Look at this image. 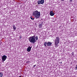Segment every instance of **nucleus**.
<instances>
[{"mask_svg": "<svg viewBox=\"0 0 77 77\" xmlns=\"http://www.w3.org/2000/svg\"><path fill=\"white\" fill-rule=\"evenodd\" d=\"M19 77H21V76H19Z\"/></svg>", "mask_w": 77, "mask_h": 77, "instance_id": "6ab92c4d", "label": "nucleus"}, {"mask_svg": "<svg viewBox=\"0 0 77 77\" xmlns=\"http://www.w3.org/2000/svg\"><path fill=\"white\" fill-rule=\"evenodd\" d=\"M47 44V42H46L44 43V45L45 46V47H47V45H46Z\"/></svg>", "mask_w": 77, "mask_h": 77, "instance_id": "9d476101", "label": "nucleus"}, {"mask_svg": "<svg viewBox=\"0 0 77 77\" xmlns=\"http://www.w3.org/2000/svg\"><path fill=\"white\" fill-rule=\"evenodd\" d=\"M3 76V73L2 72L0 73V77H2Z\"/></svg>", "mask_w": 77, "mask_h": 77, "instance_id": "9b49d317", "label": "nucleus"}, {"mask_svg": "<svg viewBox=\"0 0 77 77\" xmlns=\"http://www.w3.org/2000/svg\"><path fill=\"white\" fill-rule=\"evenodd\" d=\"M55 13L53 12V11H52L50 12V15L51 16H54V15Z\"/></svg>", "mask_w": 77, "mask_h": 77, "instance_id": "423d86ee", "label": "nucleus"}, {"mask_svg": "<svg viewBox=\"0 0 77 77\" xmlns=\"http://www.w3.org/2000/svg\"><path fill=\"white\" fill-rule=\"evenodd\" d=\"M13 27L14 30H15L16 29V27H15V26L13 25Z\"/></svg>", "mask_w": 77, "mask_h": 77, "instance_id": "f8f14e48", "label": "nucleus"}, {"mask_svg": "<svg viewBox=\"0 0 77 77\" xmlns=\"http://www.w3.org/2000/svg\"><path fill=\"white\" fill-rule=\"evenodd\" d=\"M30 18H31V20H34V18H33L32 17H30Z\"/></svg>", "mask_w": 77, "mask_h": 77, "instance_id": "ddd939ff", "label": "nucleus"}, {"mask_svg": "<svg viewBox=\"0 0 77 77\" xmlns=\"http://www.w3.org/2000/svg\"><path fill=\"white\" fill-rule=\"evenodd\" d=\"M6 59H7V56L5 55H3L2 57V60L3 62L5 61Z\"/></svg>", "mask_w": 77, "mask_h": 77, "instance_id": "39448f33", "label": "nucleus"}, {"mask_svg": "<svg viewBox=\"0 0 77 77\" xmlns=\"http://www.w3.org/2000/svg\"><path fill=\"white\" fill-rule=\"evenodd\" d=\"M60 63H61V64H62V62H60Z\"/></svg>", "mask_w": 77, "mask_h": 77, "instance_id": "f3484780", "label": "nucleus"}, {"mask_svg": "<svg viewBox=\"0 0 77 77\" xmlns=\"http://www.w3.org/2000/svg\"><path fill=\"white\" fill-rule=\"evenodd\" d=\"M21 37H22L21 36H20V39H21Z\"/></svg>", "mask_w": 77, "mask_h": 77, "instance_id": "2eb2a0df", "label": "nucleus"}, {"mask_svg": "<svg viewBox=\"0 0 77 77\" xmlns=\"http://www.w3.org/2000/svg\"><path fill=\"white\" fill-rule=\"evenodd\" d=\"M31 49H32V47H30V46H29L28 48H27V51H28V52H30V51H31Z\"/></svg>", "mask_w": 77, "mask_h": 77, "instance_id": "0eeeda50", "label": "nucleus"}, {"mask_svg": "<svg viewBox=\"0 0 77 77\" xmlns=\"http://www.w3.org/2000/svg\"><path fill=\"white\" fill-rule=\"evenodd\" d=\"M44 3V0H41V1L39 0L37 2V3L38 5H40V4H41L42 5L43 3Z\"/></svg>", "mask_w": 77, "mask_h": 77, "instance_id": "20e7f679", "label": "nucleus"}, {"mask_svg": "<svg viewBox=\"0 0 77 77\" xmlns=\"http://www.w3.org/2000/svg\"><path fill=\"white\" fill-rule=\"evenodd\" d=\"M72 0H70V2H72Z\"/></svg>", "mask_w": 77, "mask_h": 77, "instance_id": "a211bd4d", "label": "nucleus"}, {"mask_svg": "<svg viewBox=\"0 0 77 77\" xmlns=\"http://www.w3.org/2000/svg\"><path fill=\"white\" fill-rule=\"evenodd\" d=\"M63 0V1H64V0Z\"/></svg>", "mask_w": 77, "mask_h": 77, "instance_id": "aec40b11", "label": "nucleus"}, {"mask_svg": "<svg viewBox=\"0 0 77 77\" xmlns=\"http://www.w3.org/2000/svg\"><path fill=\"white\" fill-rule=\"evenodd\" d=\"M36 65H35L33 66V67H35V66H36Z\"/></svg>", "mask_w": 77, "mask_h": 77, "instance_id": "dca6fc26", "label": "nucleus"}, {"mask_svg": "<svg viewBox=\"0 0 77 77\" xmlns=\"http://www.w3.org/2000/svg\"><path fill=\"white\" fill-rule=\"evenodd\" d=\"M38 36H36L35 38V35H34L31 37H30L29 38V41L31 42V43H32L33 44H34L36 42V41H38Z\"/></svg>", "mask_w": 77, "mask_h": 77, "instance_id": "f257e3e1", "label": "nucleus"}, {"mask_svg": "<svg viewBox=\"0 0 77 77\" xmlns=\"http://www.w3.org/2000/svg\"><path fill=\"white\" fill-rule=\"evenodd\" d=\"M29 62H30V61H28L26 62V63H29Z\"/></svg>", "mask_w": 77, "mask_h": 77, "instance_id": "4468645a", "label": "nucleus"}, {"mask_svg": "<svg viewBox=\"0 0 77 77\" xmlns=\"http://www.w3.org/2000/svg\"><path fill=\"white\" fill-rule=\"evenodd\" d=\"M32 15L33 16L35 17V18L36 19H38V18H40L41 13H40V12H39L38 11L36 10L33 12Z\"/></svg>", "mask_w": 77, "mask_h": 77, "instance_id": "f03ea898", "label": "nucleus"}, {"mask_svg": "<svg viewBox=\"0 0 77 77\" xmlns=\"http://www.w3.org/2000/svg\"><path fill=\"white\" fill-rule=\"evenodd\" d=\"M60 41V39L58 37H56V39L54 40L55 42V47L56 48H57L58 47V44L59 43V41Z\"/></svg>", "mask_w": 77, "mask_h": 77, "instance_id": "7ed1b4c3", "label": "nucleus"}, {"mask_svg": "<svg viewBox=\"0 0 77 77\" xmlns=\"http://www.w3.org/2000/svg\"><path fill=\"white\" fill-rule=\"evenodd\" d=\"M51 44H52V43H51V42H49L47 43V45L48 46H51Z\"/></svg>", "mask_w": 77, "mask_h": 77, "instance_id": "6e6552de", "label": "nucleus"}, {"mask_svg": "<svg viewBox=\"0 0 77 77\" xmlns=\"http://www.w3.org/2000/svg\"><path fill=\"white\" fill-rule=\"evenodd\" d=\"M39 28H42V24H39Z\"/></svg>", "mask_w": 77, "mask_h": 77, "instance_id": "1a4fd4ad", "label": "nucleus"}]
</instances>
